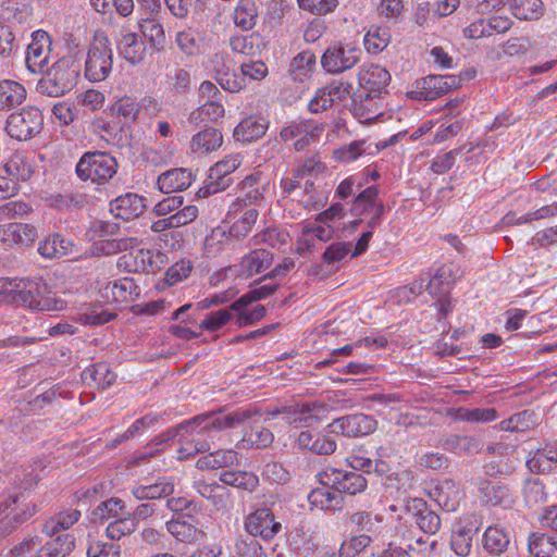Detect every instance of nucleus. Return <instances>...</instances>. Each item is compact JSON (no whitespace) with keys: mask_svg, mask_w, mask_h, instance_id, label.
Masks as SVG:
<instances>
[{"mask_svg":"<svg viewBox=\"0 0 557 557\" xmlns=\"http://www.w3.org/2000/svg\"><path fill=\"white\" fill-rule=\"evenodd\" d=\"M259 414L260 412L258 410L251 408H237L234 410L220 408L198 414L189 420L183 421L176 426L168 429L156 437L157 444L165 443L183 433L195 430H197L199 435L212 436L213 433L216 432L245 428L255 416Z\"/></svg>","mask_w":557,"mask_h":557,"instance_id":"f257e3e1","label":"nucleus"},{"mask_svg":"<svg viewBox=\"0 0 557 557\" xmlns=\"http://www.w3.org/2000/svg\"><path fill=\"white\" fill-rule=\"evenodd\" d=\"M0 293L11 294L13 301L34 311H60L65 308V301L57 297L42 281L0 278Z\"/></svg>","mask_w":557,"mask_h":557,"instance_id":"f03ea898","label":"nucleus"},{"mask_svg":"<svg viewBox=\"0 0 557 557\" xmlns=\"http://www.w3.org/2000/svg\"><path fill=\"white\" fill-rule=\"evenodd\" d=\"M429 275L430 281L426 289L432 298L436 299L434 306L436 307L440 315L438 330L444 334L447 332L448 327L446 317L451 311L450 292L455 282L463 275V271L458 264L449 262L442 264L434 273H429Z\"/></svg>","mask_w":557,"mask_h":557,"instance_id":"7ed1b4c3","label":"nucleus"},{"mask_svg":"<svg viewBox=\"0 0 557 557\" xmlns=\"http://www.w3.org/2000/svg\"><path fill=\"white\" fill-rule=\"evenodd\" d=\"M81 63L74 55H65L54 62L37 83V91L48 97H61L77 84Z\"/></svg>","mask_w":557,"mask_h":557,"instance_id":"20e7f679","label":"nucleus"},{"mask_svg":"<svg viewBox=\"0 0 557 557\" xmlns=\"http://www.w3.org/2000/svg\"><path fill=\"white\" fill-rule=\"evenodd\" d=\"M391 82V74L380 65H366L358 73V83L361 88L367 90L363 96L360 94L352 95L354 111L357 115L364 116L370 120L376 116L375 111L368 109L367 103L379 97Z\"/></svg>","mask_w":557,"mask_h":557,"instance_id":"39448f33","label":"nucleus"},{"mask_svg":"<svg viewBox=\"0 0 557 557\" xmlns=\"http://www.w3.org/2000/svg\"><path fill=\"white\" fill-rule=\"evenodd\" d=\"M116 169L115 158L102 151L85 152L76 164V173L81 180H90L97 184H104L111 180Z\"/></svg>","mask_w":557,"mask_h":557,"instance_id":"423d86ee","label":"nucleus"},{"mask_svg":"<svg viewBox=\"0 0 557 557\" xmlns=\"http://www.w3.org/2000/svg\"><path fill=\"white\" fill-rule=\"evenodd\" d=\"M42 125L41 111L37 107L28 106L9 115L5 131L14 139L27 140L39 134Z\"/></svg>","mask_w":557,"mask_h":557,"instance_id":"0eeeda50","label":"nucleus"},{"mask_svg":"<svg viewBox=\"0 0 557 557\" xmlns=\"http://www.w3.org/2000/svg\"><path fill=\"white\" fill-rule=\"evenodd\" d=\"M112 71V50L107 38H96L88 50L85 76L90 82L104 81Z\"/></svg>","mask_w":557,"mask_h":557,"instance_id":"6e6552de","label":"nucleus"},{"mask_svg":"<svg viewBox=\"0 0 557 557\" xmlns=\"http://www.w3.org/2000/svg\"><path fill=\"white\" fill-rule=\"evenodd\" d=\"M319 481L327 487L349 495L362 493L368 485L367 479L359 472L327 467L319 473Z\"/></svg>","mask_w":557,"mask_h":557,"instance_id":"1a4fd4ad","label":"nucleus"},{"mask_svg":"<svg viewBox=\"0 0 557 557\" xmlns=\"http://www.w3.org/2000/svg\"><path fill=\"white\" fill-rule=\"evenodd\" d=\"M361 50L351 45L329 47L321 58L322 67L330 74H341L351 70L361 59Z\"/></svg>","mask_w":557,"mask_h":557,"instance_id":"9d476101","label":"nucleus"},{"mask_svg":"<svg viewBox=\"0 0 557 557\" xmlns=\"http://www.w3.org/2000/svg\"><path fill=\"white\" fill-rule=\"evenodd\" d=\"M376 428V421L368 414L355 413L334 419L327 430L332 434L346 437L364 436L372 433Z\"/></svg>","mask_w":557,"mask_h":557,"instance_id":"9b49d317","label":"nucleus"},{"mask_svg":"<svg viewBox=\"0 0 557 557\" xmlns=\"http://www.w3.org/2000/svg\"><path fill=\"white\" fill-rule=\"evenodd\" d=\"M481 523L475 515L461 517L453 527L450 547L460 557H467L472 547V537L480 530Z\"/></svg>","mask_w":557,"mask_h":557,"instance_id":"f8f14e48","label":"nucleus"},{"mask_svg":"<svg viewBox=\"0 0 557 557\" xmlns=\"http://www.w3.org/2000/svg\"><path fill=\"white\" fill-rule=\"evenodd\" d=\"M242 164L239 154H232L216 162L209 172L205 195L216 194L228 188L234 180L231 174Z\"/></svg>","mask_w":557,"mask_h":557,"instance_id":"ddd939ff","label":"nucleus"},{"mask_svg":"<svg viewBox=\"0 0 557 557\" xmlns=\"http://www.w3.org/2000/svg\"><path fill=\"white\" fill-rule=\"evenodd\" d=\"M352 85L348 82L333 79L326 86L317 90L308 104L310 112L318 113L331 108L337 101H344L351 96Z\"/></svg>","mask_w":557,"mask_h":557,"instance_id":"4468645a","label":"nucleus"},{"mask_svg":"<svg viewBox=\"0 0 557 557\" xmlns=\"http://www.w3.org/2000/svg\"><path fill=\"white\" fill-rule=\"evenodd\" d=\"M245 529L252 536L271 540L281 531L282 525L275 521L274 515L269 508H260L247 517Z\"/></svg>","mask_w":557,"mask_h":557,"instance_id":"2eb2a0df","label":"nucleus"},{"mask_svg":"<svg viewBox=\"0 0 557 557\" xmlns=\"http://www.w3.org/2000/svg\"><path fill=\"white\" fill-rule=\"evenodd\" d=\"M38 238L36 226L27 223H9L0 226V240L8 246H32Z\"/></svg>","mask_w":557,"mask_h":557,"instance_id":"dca6fc26","label":"nucleus"},{"mask_svg":"<svg viewBox=\"0 0 557 557\" xmlns=\"http://www.w3.org/2000/svg\"><path fill=\"white\" fill-rule=\"evenodd\" d=\"M146 210V199L134 193H126L110 202V212L125 221L140 216Z\"/></svg>","mask_w":557,"mask_h":557,"instance_id":"f3484780","label":"nucleus"},{"mask_svg":"<svg viewBox=\"0 0 557 557\" xmlns=\"http://www.w3.org/2000/svg\"><path fill=\"white\" fill-rule=\"evenodd\" d=\"M461 86V78L456 75H430L423 79L420 101L434 100L454 88Z\"/></svg>","mask_w":557,"mask_h":557,"instance_id":"a211bd4d","label":"nucleus"},{"mask_svg":"<svg viewBox=\"0 0 557 557\" xmlns=\"http://www.w3.org/2000/svg\"><path fill=\"white\" fill-rule=\"evenodd\" d=\"M297 428L311 426L327 418L331 407L321 400L296 403Z\"/></svg>","mask_w":557,"mask_h":557,"instance_id":"6ab92c4d","label":"nucleus"},{"mask_svg":"<svg viewBox=\"0 0 557 557\" xmlns=\"http://www.w3.org/2000/svg\"><path fill=\"white\" fill-rule=\"evenodd\" d=\"M193 182V173L185 168L169 170L158 176L157 185L160 191L172 194L187 189Z\"/></svg>","mask_w":557,"mask_h":557,"instance_id":"aec40b11","label":"nucleus"},{"mask_svg":"<svg viewBox=\"0 0 557 557\" xmlns=\"http://www.w3.org/2000/svg\"><path fill=\"white\" fill-rule=\"evenodd\" d=\"M131 493L137 500L161 499L174 493V483L163 478L151 484L134 485Z\"/></svg>","mask_w":557,"mask_h":557,"instance_id":"412c9836","label":"nucleus"},{"mask_svg":"<svg viewBox=\"0 0 557 557\" xmlns=\"http://www.w3.org/2000/svg\"><path fill=\"white\" fill-rule=\"evenodd\" d=\"M424 494L438 507L446 511L454 510L455 499L458 495L456 484L451 480H445L434 487L423 488Z\"/></svg>","mask_w":557,"mask_h":557,"instance_id":"4be33fe9","label":"nucleus"},{"mask_svg":"<svg viewBox=\"0 0 557 557\" xmlns=\"http://www.w3.org/2000/svg\"><path fill=\"white\" fill-rule=\"evenodd\" d=\"M273 262V253L265 249H255L243 257L239 267L246 277L265 271Z\"/></svg>","mask_w":557,"mask_h":557,"instance_id":"5701e85b","label":"nucleus"},{"mask_svg":"<svg viewBox=\"0 0 557 557\" xmlns=\"http://www.w3.org/2000/svg\"><path fill=\"white\" fill-rule=\"evenodd\" d=\"M483 548L492 556L505 553L510 544L509 533L499 525L488 527L482 539Z\"/></svg>","mask_w":557,"mask_h":557,"instance_id":"b1692460","label":"nucleus"},{"mask_svg":"<svg viewBox=\"0 0 557 557\" xmlns=\"http://www.w3.org/2000/svg\"><path fill=\"white\" fill-rule=\"evenodd\" d=\"M525 465L531 472H552L557 467V448L544 447L530 453Z\"/></svg>","mask_w":557,"mask_h":557,"instance_id":"393cba45","label":"nucleus"},{"mask_svg":"<svg viewBox=\"0 0 557 557\" xmlns=\"http://www.w3.org/2000/svg\"><path fill=\"white\" fill-rule=\"evenodd\" d=\"M165 529L176 541L184 543L196 542L202 534L193 522L185 520V516L166 521Z\"/></svg>","mask_w":557,"mask_h":557,"instance_id":"a878e982","label":"nucleus"},{"mask_svg":"<svg viewBox=\"0 0 557 557\" xmlns=\"http://www.w3.org/2000/svg\"><path fill=\"white\" fill-rule=\"evenodd\" d=\"M71 251L72 242L60 234L47 236L38 246L40 256L48 259L62 258L70 255Z\"/></svg>","mask_w":557,"mask_h":557,"instance_id":"bb28decb","label":"nucleus"},{"mask_svg":"<svg viewBox=\"0 0 557 557\" xmlns=\"http://www.w3.org/2000/svg\"><path fill=\"white\" fill-rule=\"evenodd\" d=\"M79 518L81 511L77 509L60 511L45 522L42 532L46 535L53 537L61 531L69 530L79 520Z\"/></svg>","mask_w":557,"mask_h":557,"instance_id":"cd10ccee","label":"nucleus"},{"mask_svg":"<svg viewBox=\"0 0 557 557\" xmlns=\"http://www.w3.org/2000/svg\"><path fill=\"white\" fill-rule=\"evenodd\" d=\"M223 143L221 132L213 127L205 128L195 134L191 138V150L194 152L207 153L220 148Z\"/></svg>","mask_w":557,"mask_h":557,"instance_id":"c85d7f7f","label":"nucleus"},{"mask_svg":"<svg viewBox=\"0 0 557 557\" xmlns=\"http://www.w3.org/2000/svg\"><path fill=\"white\" fill-rule=\"evenodd\" d=\"M267 132L264 121L255 116L244 119L234 129V138L242 143H251L262 137Z\"/></svg>","mask_w":557,"mask_h":557,"instance_id":"c756f323","label":"nucleus"},{"mask_svg":"<svg viewBox=\"0 0 557 557\" xmlns=\"http://www.w3.org/2000/svg\"><path fill=\"white\" fill-rule=\"evenodd\" d=\"M238 458L235 450L218 449L213 453L205 455L197 460L198 469H220L228 468L237 465Z\"/></svg>","mask_w":557,"mask_h":557,"instance_id":"7c9ffc66","label":"nucleus"},{"mask_svg":"<svg viewBox=\"0 0 557 557\" xmlns=\"http://www.w3.org/2000/svg\"><path fill=\"white\" fill-rule=\"evenodd\" d=\"M26 98V89L15 81L0 82V109H10L21 104Z\"/></svg>","mask_w":557,"mask_h":557,"instance_id":"2f4dec72","label":"nucleus"},{"mask_svg":"<svg viewBox=\"0 0 557 557\" xmlns=\"http://www.w3.org/2000/svg\"><path fill=\"white\" fill-rule=\"evenodd\" d=\"M119 50L127 62L137 64L143 61L146 49L144 41L136 34L128 33L122 37Z\"/></svg>","mask_w":557,"mask_h":557,"instance_id":"473e14b6","label":"nucleus"},{"mask_svg":"<svg viewBox=\"0 0 557 557\" xmlns=\"http://www.w3.org/2000/svg\"><path fill=\"white\" fill-rule=\"evenodd\" d=\"M137 245V238L135 237H123L115 239H102L96 242L91 251L94 256H109L115 255L121 251H126L134 248Z\"/></svg>","mask_w":557,"mask_h":557,"instance_id":"72a5a7b5","label":"nucleus"},{"mask_svg":"<svg viewBox=\"0 0 557 557\" xmlns=\"http://www.w3.org/2000/svg\"><path fill=\"white\" fill-rule=\"evenodd\" d=\"M220 481L244 491L252 492L258 486L259 480L248 471L225 470L220 473Z\"/></svg>","mask_w":557,"mask_h":557,"instance_id":"f704fd0d","label":"nucleus"},{"mask_svg":"<svg viewBox=\"0 0 557 557\" xmlns=\"http://www.w3.org/2000/svg\"><path fill=\"white\" fill-rule=\"evenodd\" d=\"M75 547V536L71 533H58L48 541L41 548L49 557H65Z\"/></svg>","mask_w":557,"mask_h":557,"instance_id":"c9c22d12","label":"nucleus"},{"mask_svg":"<svg viewBox=\"0 0 557 557\" xmlns=\"http://www.w3.org/2000/svg\"><path fill=\"white\" fill-rule=\"evenodd\" d=\"M510 9L515 17L523 21L537 20L544 12L542 0H511Z\"/></svg>","mask_w":557,"mask_h":557,"instance_id":"e433bc0d","label":"nucleus"},{"mask_svg":"<svg viewBox=\"0 0 557 557\" xmlns=\"http://www.w3.org/2000/svg\"><path fill=\"white\" fill-rule=\"evenodd\" d=\"M391 41V34L386 27L371 26L367 32L363 44L368 52L376 54L382 52Z\"/></svg>","mask_w":557,"mask_h":557,"instance_id":"4c0bfd02","label":"nucleus"},{"mask_svg":"<svg viewBox=\"0 0 557 557\" xmlns=\"http://www.w3.org/2000/svg\"><path fill=\"white\" fill-rule=\"evenodd\" d=\"M522 495L525 504L533 507L546 502L547 495L544 483L540 479L529 478L524 481Z\"/></svg>","mask_w":557,"mask_h":557,"instance_id":"58836bf2","label":"nucleus"},{"mask_svg":"<svg viewBox=\"0 0 557 557\" xmlns=\"http://www.w3.org/2000/svg\"><path fill=\"white\" fill-rule=\"evenodd\" d=\"M479 488L482 499L491 506L500 505L508 497V490L496 482L481 480Z\"/></svg>","mask_w":557,"mask_h":557,"instance_id":"ea45409f","label":"nucleus"},{"mask_svg":"<svg viewBox=\"0 0 557 557\" xmlns=\"http://www.w3.org/2000/svg\"><path fill=\"white\" fill-rule=\"evenodd\" d=\"M164 2L169 11L178 18L198 13L205 4V0H164Z\"/></svg>","mask_w":557,"mask_h":557,"instance_id":"a19ab883","label":"nucleus"},{"mask_svg":"<svg viewBox=\"0 0 557 557\" xmlns=\"http://www.w3.org/2000/svg\"><path fill=\"white\" fill-rule=\"evenodd\" d=\"M84 381L91 380L98 384L102 389L109 387L115 381V374L109 369L106 363H97L90 369H86L82 373Z\"/></svg>","mask_w":557,"mask_h":557,"instance_id":"79ce46f5","label":"nucleus"},{"mask_svg":"<svg viewBox=\"0 0 557 557\" xmlns=\"http://www.w3.org/2000/svg\"><path fill=\"white\" fill-rule=\"evenodd\" d=\"M5 173L16 183L17 181H27L32 176V169L25 162L24 158L15 153L4 163Z\"/></svg>","mask_w":557,"mask_h":557,"instance_id":"37998d69","label":"nucleus"},{"mask_svg":"<svg viewBox=\"0 0 557 557\" xmlns=\"http://www.w3.org/2000/svg\"><path fill=\"white\" fill-rule=\"evenodd\" d=\"M48 47L34 38L27 47L26 64L32 72L41 67L48 60Z\"/></svg>","mask_w":557,"mask_h":557,"instance_id":"c03bdc74","label":"nucleus"},{"mask_svg":"<svg viewBox=\"0 0 557 557\" xmlns=\"http://www.w3.org/2000/svg\"><path fill=\"white\" fill-rule=\"evenodd\" d=\"M259 216V212L255 208H250L244 212V215L237 220L230 228V235L236 239L246 237L252 230Z\"/></svg>","mask_w":557,"mask_h":557,"instance_id":"a18cd8bd","label":"nucleus"},{"mask_svg":"<svg viewBox=\"0 0 557 557\" xmlns=\"http://www.w3.org/2000/svg\"><path fill=\"white\" fill-rule=\"evenodd\" d=\"M137 529L135 519L120 518L109 523L106 533L111 541H119L123 536L134 533Z\"/></svg>","mask_w":557,"mask_h":557,"instance_id":"49530a36","label":"nucleus"},{"mask_svg":"<svg viewBox=\"0 0 557 557\" xmlns=\"http://www.w3.org/2000/svg\"><path fill=\"white\" fill-rule=\"evenodd\" d=\"M224 108L218 101H207L189 115L190 122L216 121L224 115Z\"/></svg>","mask_w":557,"mask_h":557,"instance_id":"de8ad7c7","label":"nucleus"},{"mask_svg":"<svg viewBox=\"0 0 557 557\" xmlns=\"http://www.w3.org/2000/svg\"><path fill=\"white\" fill-rule=\"evenodd\" d=\"M233 318V313L228 308L212 311L203 318L199 327L209 332H216L227 324Z\"/></svg>","mask_w":557,"mask_h":557,"instance_id":"09e8293b","label":"nucleus"},{"mask_svg":"<svg viewBox=\"0 0 557 557\" xmlns=\"http://www.w3.org/2000/svg\"><path fill=\"white\" fill-rule=\"evenodd\" d=\"M441 527L438 515L428 507L425 500L420 498V531L434 535Z\"/></svg>","mask_w":557,"mask_h":557,"instance_id":"8fccbe9b","label":"nucleus"},{"mask_svg":"<svg viewBox=\"0 0 557 557\" xmlns=\"http://www.w3.org/2000/svg\"><path fill=\"white\" fill-rule=\"evenodd\" d=\"M555 539L545 533L534 532L529 536V552L533 557H547Z\"/></svg>","mask_w":557,"mask_h":557,"instance_id":"3c124183","label":"nucleus"},{"mask_svg":"<svg viewBox=\"0 0 557 557\" xmlns=\"http://www.w3.org/2000/svg\"><path fill=\"white\" fill-rule=\"evenodd\" d=\"M124 508V502L120 498H110L100 503L91 512L94 521H104L111 517H116L119 511Z\"/></svg>","mask_w":557,"mask_h":557,"instance_id":"603ef678","label":"nucleus"},{"mask_svg":"<svg viewBox=\"0 0 557 557\" xmlns=\"http://www.w3.org/2000/svg\"><path fill=\"white\" fill-rule=\"evenodd\" d=\"M457 418L468 422H490L497 418V411L494 408H460Z\"/></svg>","mask_w":557,"mask_h":557,"instance_id":"864d4df0","label":"nucleus"},{"mask_svg":"<svg viewBox=\"0 0 557 557\" xmlns=\"http://www.w3.org/2000/svg\"><path fill=\"white\" fill-rule=\"evenodd\" d=\"M140 27H141V32H143L145 38L148 39V41L150 42V46L153 49L160 50L163 48L165 36H164L163 27L160 23H158L153 20H148V21H145L140 25Z\"/></svg>","mask_w":557,"mask_h":557,"instance_id":"5fc2aeb1","label":"nucleus"},{"mask_svg":"<svg viewBox=\"0 0 557 557\" xmlns=\"http://www.w3.org/2000/svg\"><path fill=\"white\" fill-rule=\"evenodd\" d=\"M216 82L223 89L230 92H238L246 87V82L240 71L226 70L224 72H218Z\"/></svg>","mask_w":557,"mask_h":557,"instance_id":"6e6d98bb","label":"nucleus"},{"mask_svg":"<svg viewBox=\"0 0 557 557\" xmlns=\"http://www.w3.org/2000/svg\"><path fill=\"white\" fill-rule=\"evenodd\" d=\"M257 16L255 3H245L235 9L234 22L236 26L249 30L256 25Z\"/></svg>","mask_w":557,"mask_h":557,"instance_id":"4d7b16f0","label":"nucleus"},{"mask_svg":"<svg viewBox=\"0 0 557 557\" xmlns=\"http://www.w3.org/2000/svg\"><path fill=\"white\" fill-rule=\"evenodd\" d=\"M112 294L115 299H120L121 301H131L133 300V296L137 297L139 295V288L134 278L124 277L114 282L112 286Z\"/></svg>","mask_w":557,"mask_h":557,"instance_id":"13d9d810","label":"nucleus"},{"mask_svg":"<svg viewBox=\"0 0 557 557\" xmlns=\"http://www.w3.org/2000/svg\"><path fill=\"white\" fill-rule=\"evenodd\" d=\"M113 111L127 122H135L140 112V104L131 97H124L114 103Z\"/></svg>","mask_w":557,"mask_h":557,"instance_id":"bf43d9fd","label":"nucleus"},{"mask_svg":"<svg viewBox=\"0 0 557 557\" xmlns=\"http://www.w3.org/2000/svg\"><path fill=\"white\" fill-rule=\"evenodd\" d=\"M121 547L113 542L92 541L87 548V557H120Z\"/></svg>","mask_w":557,"mask_h":557,"instance_id":"052dcab7","label":"nucleus"},{"mask_svg":"<svg viewBox=\"0 0 557 557\" xmlns=\"http://www.w3.org/2000/svg\"><path fill=\"white\" fill-rule=\"evenodd\" d=\"M273 438L274 436L269 429L257 425L252 426L249 432H246L243 442L256 447H268L273 442Z\"/></svg>","mask_w":557,"mask_h":557,"instance_id":"680f3d73","label":"nucleus"},{"mask_svg":"<svg viewBox=\"0 0 557 557\" xmlns=\"http://www.w3.org/2000/svg\"><path fill=\"white\" fill-rule=\"evenodd\" d=\"M297 2L300 9L315 15L331 13L338 5V0H297Z\"/></svg>","mask_w":557,"mask_h":557,"instance_id":"e2e57ef3","label":"nucleus"},{"mask_svg":"<svg viewBox=\"0 0 557 557\" xmlns=\"http://www.w3.org/2000/svg\"><path fill=\"white\" fill-rule=\"evenodd\" d=\"M289 238L288 233L278 231L276 228H268L253 237V244H267L271 247H277L287 243Z\"/></svg>","mask_w":557,"mask_h":557,"instance_id":"0e129e2a","label":"nucleus"},{"mask_svg":"<svg viewBox=\"0 0 557 557\" xmlns=\"http://www.w3.org/2000/svg\"><path fill=\"white\" fill-rule=\"evenodd\" d=\"M50 206L58 210H70L72 208H81L84 206V198L76 194H58L49 198Z\"/></svg>","mask_w":557,"mask_h":557,"instance_id":"69168bd1","label":"nucleus"},{"mask_svg":"<svg viewBox=\"0 0 557 557\" xmlns=\"http://www.w3.org/2000/svg\"><path fill=\"white\" fill-rule=\"evenodd\" d=\"M35 512H36V505L30 504V505H27L26 509H24L21 513H15L11 518L7 517L5 519L1 520L0 521V535L12 532L13 529H15L17 524L25 522Z\"/></svg>","mask_w":557,"mask_h":557,"instance_id":"338daca9","label":"nucleus"},{"mask_svg":"<svg viewBox=\"0 0 557 557\" xmlns=\"http://www.w3.org/2000/svg\"><path fill=\"white\" fill-rule=\"evenodd\" d=\"M33 211L32 207L23 201H9L0 207V221L24 216Z\"/></svg>","mask_w":557,"mask_h":557,"instance_id":"774afa93","label":"nucleus"}]
</instances>
